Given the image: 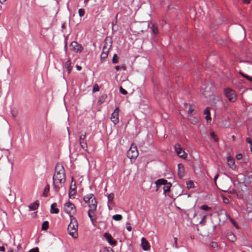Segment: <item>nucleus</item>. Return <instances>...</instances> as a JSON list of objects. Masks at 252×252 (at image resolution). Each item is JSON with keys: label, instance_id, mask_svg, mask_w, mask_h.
Here are the masks:
<instances>
[{"label": "nucleus", "instance_id": "nucleus-1", "mask_svg": "<svg viewBox=\"0 0 252 252\" xmlns=\"http://www.w3.org/2000/svg\"><path fill=\"white\" fill-rule=\"evenodd\" d=\"M70 222L68 225L67 230L69 234L73 238H76L78 236V222L77 219L72 215H70Z\"/></svg>", "mask_w": 252, "mask_h": 252}, {"label": "nucleus", "instance_id": "nucleus-2", "mask_svg": "<svg viewBox=\"0 0 252 252\" xmlns=\"http://www.w3.org/2000/svg\"><path fill=\"white\" fill-rule=\"evenodd\" d=\"M84 201L88 204V206L92 213H94L97 207V201L93 193L87 194L84 197Z\"/></svg>", "mask_w": 252, "mask_h": 252}, {"label": "nucleus", "instance_id": "nucleus-3", "mask_svg": "<svg viewBox=\"0 0 252 252\" xmlns=\"http://www.w3.org/2000/svg\"><path fill=\"white\" fill-rule=\"evenodd\" d=\"M214 85L211 82H208L204 85V87L202 88V94L205 97L211 99L213 96L214 94Z\"/></svg>", "mask_w": 252, "mask_h": 252}, {"label": "nucleus", "instance_id": "nucleus-4", "mask_svg": "<svg viewBox=\"0 0 252 252\" xmlns=\"http://www.w3.org/2000/svg\"><path fill=\"white\" fill-rule=\"evenodd\" d=\"M65 179V170L63 166L58 163L55 167V173L53 179Z\"/></svg>", "mask_w": 252, "mask_h": 252}, {"label": "nucleus", "instance_id": "nucleus-5", "mask_svg": "<svg viewBox=\"0 0 252 252\" xmlns=\"http://www.w3.org/2000/svg\"><path fill=\"white\" fill-rule=\"evenodd\" d=\"M224 94L225 96L230 102H234L236 101L237 95L235 91L233 89L229 88H225L224 90Z\"/></svg>", "mask_w": 252, "mask_h": 252}, {"label": "nucleus", "instance_id": "nucleus-6", "mask_svg": "<svg viewBox=\"0 0 252 252\" xmlns=\"http://www.w3.org/2000/svg\"><path fill=\"white\" fill-rule=\"evenodd\" d=\"M63 210L66 213L69 214V216H72L76 212L75 205L70 202H67L64 204Z\"/></svg>", "mask_w": 252, "mask_h": 252}, {"label": "nucleus", "instance_id": "nucleus-7", "mask_svg": "<svg viewBox=\"0 0 252 252\" xmlns=\"http://www.w3.org/2000/svg\"><path fill=\"white\" fill-rule=\"evenodd\" d=\"M138 156V152L136 146L132 145L127 152V156L130 159H135Z\"/></svg>", "mask_w": 252, "mask_h": 252}, {"label": "nucleus", "instance_id": "nucleus-8", "mask_svg": "<svg viewBox=\"0 0 252 252\" xmlns=\"http://www.w3.org/2000/svg\"><path fill=\"white\" fill-rule=\"evenodd\" d=\"M53 188L56 192H58L61 188H62L66 179H53Z\"/></svg>", "mask_w": 252, "mask_h": 252}, {"label": "nucleus", "instance_id": "nucleus-9", "mask_svg": "<svg viewBox=\"0 0 252 252\" xmlns=\"http://www.w3.org/2000/svg\"><path fill=\"white\" fill-rule=\"evenodd\" d=\"M86 133L84 132L80 134L79 138V144L82 149L85 151H87L88 145L86 140Z\"/></svg>", "mask_w": 252, "mask_h": 252}, {"label": "nucleus", "instance_id": "nucleus-10", "mask_svg": "<svg viewBox=\"0 0 252 252\" xmlns=\"http://www.w3.org/2000/svg\"><path fill=\"white\" fill-rule=\"evenodd\" d=\"M70 50L73 52L80 53L83 51V47L76 41H72L70 44Z\"/></svg>", "mask_w": 252, "mask_h": 252}, {"label": "nucleus", "instance_id": "nucleus-11", "mask_svg": "<svg viewBox=\"0 0 252 252\" xmlns=\"http://www.w3.org/2000/svg\"><path fill=\"white\" fill-rule=\"evenodd\" d=\"M175 150L179 157L183 159L187 158V153L183 150L181 145L179 144H176L174 146Z\"/></svg>", "mask_w": 252, "mask_h": 252}, {"label": "nucleus", "instance_id": "nucleus-12", "mask_svg": "<svg viewBox=\"0 0 252 252\" xmlns=\"http://www.w3.org/2000/svg\"><path fill=\"white\" fill-rule=\"evenodd\" d=\"M119 107H117L115 108L114 112L111 114V120L113 123L114 125L117 124L119 122Z\"/></svg>", "mask_w": 252, "mask_h": 252}, {"label": "nucleus", "instance_id": "nucleus-13", "mask_svg": "<svg viewBox=\"0 0 252 252\" xmlns=\"http://www.w3.org/2000/svg\"><path fill=\"white\" fill-rule=\"evenodd\" d=\"M104 237L110 245L112 246H116L117 242L116 241L113 240V237L110 234L108 233H105L104 234Z\"/></svg>", "mask_w": 252, "mask_h": 252}, {"label": "nucleus", "instance_id": "nucleus-14", "mask_svg": "<svg viewBox=\"0 0 252 252\" xmlns=\"http://www.w3.org/2000/svg\"><path fill=\"white\" fill-rule=\"evenodd\" d=\"M149 27L151 31V33L155 35H157L158 34V25L154 23H151L149 24Z\"/></svg>", "mask_w": 252, "mask_h": 252}, {"label": "nucleus", "instance_id": "nucleus-15", "mask_svg": "<svg viewBox=\"0 0 252 252\" xmlns=\"http://www.w3.org/2000/svg\"><path fill=\"white\" fill-rule=\"evenodd\" d=\"M178 176L180 179H182L184 176L185 173V168L184 166L182 163H179L178 164Z\"/></svg>", "mask_w": 252, "mask_h": 252}, {"label": "nucleus", "instance_id": "nucleus-16", "mask_svg": "<svg viewBox=\"0 0 252 252\" xmlns=\"http://www.w3.org/2000/svg\"><path fill=\"white\" fill-rule=\"evenodd\" d=\"M141 246L144 251H147L150 250L149 243L144 237L141 239Z\"/></svg>", "mask_w": 252, "mask_h": 252}, {"label": "nucleus", "instance_id": "nucleus-17", "mask_svg": "<svg viewBox=\"0 0 252 252\" xmlns=\"http://www.w3.org/2000/svg\"><path fill=\"white\" fill-rule=\"evenodd\" d=\"M218 216H219V220H220L221 219H223V221H224L227 219V215L226 212L224 210H220L218 212Z\"/></svg>", "mask_w": 252, "mask_h": 252}, {"label": "nucleus", "instance_id": "nucleus-18", "mask_svg": "<svg viewBox=\"0 0 252 252\" xmlns=\"http://www.w3.org/2000/svg\"><path fill=\"white\" fill-rule=\"evenodd\" d=\"M167 181L164 179H159L155 182V184L157 187L156 190L157 191L159 188V187L161 185H164Z\"/></svg>", "mask_w": 252, "mask_h": 252}, {"label": "nucleus", "instance_id": "nucleus-19", "mask_svg": "<svg viewBox=\"0 0 252 252\" xmlns=\"http://www.w3.org/2000/svg\"><path fill=\"white\" fill-rule=\"evenodd\" d=\"M227 160L228 162V165L229 166V167L231 168L232 169H235L236 168V165L235 164L234 159L231 157H229L227 158Z\"/></svg>", "mask_w": 252, "mask_h": 252}, {"label": "nucleus", "instance_id": "nucleus-20", "mask_svg": "<svg viewBox=\"0 0 252 252\" xmlns=\"http://www.w3.org/2000/svg\"><path fill=\"white\" fill-rule=\"evenodd\" d=\"M57 203H54L51 204V209H50V213L51 214H57L59 212V210L58 208H57Z\"/></svg>", "mask_w": 252, "mask_h": 252}, {"label": "nucleus", "instance_id": "nucleus-21", "mask_svg": "<svg viewBox=\"0 0 252 252\" xmlns=\"http://www.w3.org/2000/svg\"><path fill=\"white\" fill-rule=\"evenodd\" d=\"M73 186L74 188H72V185H71L69 189V196L71 198H72V196L75 195L76 193L75 183H74Z\"/></svg>", "mask_w": 252, "mask_h": 252}, {"label": "nucleus", "instance_id": "nucleus-22", "mask_svg": "<svg viewBox=\"0 0 252 252\" xmlns=\"http://www.w3.org/2000/svg\"><path fill=\"white\" fill-rule=\"evenodd\" d=\"M172 186V184L170 183L167 182V183L164 185L163 187V193L165 195L167 192H168L170 190V188Z\"/></svg>", "mask_w": 252, "mask_h": 252}, {"label": "nucleus", "instance_id": "nucleus-23", "mask_svg": "<svg viewBox=\"0 0 252 252\" xmlns=\"http://www.w3.org/2000/svg\"><path fill=\"white\" fill-rule=\"evenodd\" d=\"M107 97V95L106 94H104L101 95L97 101V104L98 105L102 104L105 101Z\"/></svg>", "mask_w": 252, "mask_h": 252}, {"label": "nucleus", "instance_id": "nucleus-24", "mask_svg": "<svg viewBox=\"0 0 252 252\" xmlns=\"http://www.w3.org/2000/svg\"><path fill=\"white\" fill-rule=\"evenodd\" d=\"M65 68L67 69V73L69 74L71 70L72 67L71 66V61L70 60H67L64 64Z\"/></svg>", "mask_w": 252, "mask_h": 252}, {"label": "nucleus", "instance_id": "nucleus-25", "mask_svg": "<svg viewBox=\"0 0 252 252\" xmlns=\"http://www.w3.org/2000/svg\"><path fill=\"white\" fill-rule=\"evenodd\" d=\"M227 239L231 242H235L236 240L235 235L232 232H230L227 234Z\"/></svg>", "mask_w": 252, "mask_h": 252}, {"label": "nucleus", "instance_id": "nucleus-26", "mask_svg": "<svg viewBox=\"0 0 252 252\" xmlns=\"http://www.w3.org/2000/svg\"><path fill=\"white\" fill-rule=\"evenodd\" d=\"M39 206V204L37 202H34L32 203H31L29 205V208L31 211H34L36 210Z\"/></svg>", "mask_w": 252, "mask_h": 252}, {"label": "nucleus", "instance_id": "nucleus-27", "mask_svg": "<svg viewBox=\"0 0 252 252\" xmlns=\"http://www.w3.org/2000/svg\"><path fill=\"white\" fill-rule=\"evenodd\" d=\"M50 190V186L49 185H47L45 186L44 189V191L43 192V196L44 197H46L48 196V192Z\"/></svg>", "mask_w": 252, "mask_h": 252}, {"label": "nucleus", "instance_id": "nucleus-28", "mask_svg": "<svg viewBox=\"0 0 252 252\" xmlns=\"http://www.w3.org/2000/svg\"><path fill=\"white\" fill-rule=\"evenodd\" d=\"M114 198V194L113 193H111L108 194L107 198H108V204H111L112 203Z\"/></svg>", "mask_w": 252, "mask_h": 252}, {"label": "nucleus", "instance_id": "nucleus-29", "mask_svg": "<svg viewBox=\"0 0 252 252\" xmlns=\"http://www.w3.org/2000/svg\"><path fill=\"white\" fill-rule=\"evenodd\" d=\"M112 218L115 220L120 221L122 220L123 217L121 215L116 214V215H113L112 217Z\"/></svg>", "mask_w": 252, "mask_h": 252}, {"label": "nucleus", "instance_id": "nucleus-30", "mask_svg": "<svg viewBox=\"0 0 252 252\" xmlns=\"http://www.w3.org/2000/svg\"><path fill=\"white\" fill-rule=\"evenodd\" d=\"M49 226V222L48 221H45L42 223V230H46Z\"/></svg>", "mask_w": 252, "mask_h": 252}, {"label": "nucleus", "instance_id": "nucleus-31", "mask_svg": "<svg viewBox=\"0 0 252 252\" xmlns=\"http://www.w3.org/2000/svg\"><path fill=\"white\" fill-rule=\"evenodd\" d=\"M92 214H93V213H92V211H91V209L89 208V210L88 212V216L90 218L93 224H94V219H93ZM94 214H95V213H94Z\"/></svg>", "mask_w": 252, "mask_h": 252}, {"label": "nucleus", "instance_id": "nucleus-32", "mask_svg": "<svg viewBox=\"0 0 252 252\" xmlns=\"http://www.w3.org/2000/svg\"><path fill=\"white\" fill-rule=\"evenodd\" d=\"M200 216H201L202 218H201V220L199 221V223L200 224L204 225L205 223V220H206V218L207 216V215L204 214L203 215H200Z\"/></svg>", "mask_w": 252, "mask_h": 252}, {"label": "nucleus", "instance_id": "nucleus-33", "mask_svg": "<svg viewBox=\"0 0 252 252\" xmlns=\"http://www.w3.org/2000/svg\"><path fill=\"white\" fill-rule=\"evenodd\" d=\"M186 185L187 188L189 189L194 188V183L192 181H187Z\"/></svg>", "mask_w": 252, "mask_h": 252}, {"label": "nucleus", "instance_id": "nucleus-34", "mask_svg": "<svg viewBox=\"0 0 252 252\" xmlns=\"http://www.w3.org/2000/svg\"><path fill=\"white\" fill-rule=\"evenodd\" d=\"M240 74H241L243 77L248 79L249 81L252 82V77L251 76H249L245 74H244L243 72L241 71H240L239 72Z\"/></svg>", "mask_w": 252, "mask_h": 252}, {"label": "nucleus", "instance_id": "nucleus-35", "mask_svg": "<svg viewBox=\"0 0 252 252\" xmlns=\"http://www.w3.org/2000/svg\"><path fill=\"white\" fill-rule=\"evenodd\" d=\"M210 136L215 142H217L218 141V139L217 137V135H216V134L215 133V132L213 131H212L211 132Z\"/></svg>", "mask_w": 252, "mask_h": 252}, {"label": "nucleus", "instance_id": "nucleus-36", "mask_svg": "<svg viewBox=\"0 0 252 252\" xmlns=\"http://www.w3.org/2000/svg\"><path fill=\"white\" fill-rule=\"evenodd\" d=\"M188 105H189V110H188V113L189 114H192L194 111V109H193V108H192V107L191 105H190V104L188 105V104H187V103H185V106H188Z\"/></svg>", "mask_w": 252, "mask_h": 252}, {"label": "nucleus", "instance_id": "nucleus-37", "mask_svg": "<svg viewBox=\"0 0 252 252\" xmlns=\"http://www.w3.org/2000/svg\"><path fill=\"white\" fill-rule=\"evenodd\" d=\"M200 209L206 211H209L211 209V208L207 205H203L201 206Z\"/></svg>", "mask_w": 252, "mask_h": 252}, {"label": "nucleus", "instance_id": "nucleus-38", "mask_svg": "<svg viewBox=\"0 0 252 252\" xmlns=\"http://www.w3.org/2000/svg\"><path fill=\"white\" fill-rule=\"evenodd\" d=\"M229 219H230V220L231 221V222L233 224V225H234V226L237 229H238L239 228L238 225L237 224L236 222H235V221L232 219L231 218V217H229Z\"/></svg>", "mask_w": 252, "mask_h": 252}, {"label": "nucleus", "instance_id": "nucleus-39", "mask_svg": "<svg viewBox=\"0 0 252 252\" xmlns=\"http://www.w3.org/2000/svg\"><path fill=\"white\" fill-rule=\"evenodd\" d=\"M108 51H106V52H102L101 54V60H104L105 59L107 56H108Z\"/></svg>", "mask_w": 252, "mask_h": 252}, {"label": "nucleus", "instance_id": "nucleus-40", "mask_svg": "<svg viewBox=\"0 0 252 252\" xmlns=\"http://www.w3.org/2000/svg\"><path fill=\"white\" fill-rule=\"evenodd\" d=\"M112 63H118V56L116 54H115L112 59Z\"/></svg>", "mask_w": 252, "mask_h": 252}, {"label": "nucleus", "instance_id": "nucleus-41", "mask_svg": "<svg viewBox=\"0 0 252 252\" xmlns=\"http://www.w3.org/2000/svg\"><path fill=\"white\" fill-rule=\"evenodd\" d=\"M78 14L80 17H83L85 14V10L83 8H80L78 10Z\"/></svg>", "mask_w": 252, "mask_h": 252}, {"label": "nucleus", "instance_id": "nucleus-42", "mask_svg": "<svg viewBox=\"0 0 252 252\" xmlns=\"http://www.w3.org/2000/svg\"><path fill=\"white\" fill-rule=\"evenodd\" d=\"M204 114L205 115H210V107H208L205 109Z\"/></svg>", "mask_w": 252, "mask_h": 252}, {"label": "nucleus", "instance_id": "nucleus-43", "mask_svg": "<svg viewBox=\"0 0 252 252\" xmlns=\"http://www.w3.org/2000/svg\"><path fill=\"white\" fill-rule=\"evenodd\" d=\"M99 90V86H98L97 84H95L94 87H93V93H95L96 92H98Z\"/></svg>", "mask_w": 252, "mask_h": 252}, {"label": "nucleus", "instance_id": "nucleus-44", "mask_svg": "<svg viewBox=\"0 0 252 252\" xmlns=\"http://www.w3.org/2000/svg\"><path fill=\"white\" fill-rule=\"evenodd\" d=\"M205 119H206V120L207 121V123L208 124H211V122L212 121L211 115H206Z\"/></svg>", "mask_w": 252, "mask_h": 252}, {"label": "nucleus", "instance_id": "nucleus-45", "mask_svg": "<svg viewBox=\"0 0 252 252\" xmlns=\"http://www.w3.org/2000/svg\"><path fill=\"white\" fill-rule=\"evenodd\" d=\"M120 92L124 95H126L127 94V91L122 87H120Z\"/></svg>", "mask_w": 252, "mask_h": 252}, {"label": "nucleus", "instance_id": "nucleus-46", "mask_svg": "<svg viewBox=\"0 0 252 252\" xmlns=\"http://www.w3.org/2000/svg\"><path fill=\"white\" fill-rule=\"evenodd\" d=\"M210 246L213 248H215L218 247V245L217 243L215 242H211L210 244Z\"/></svg>", "mask_w": 252, "mask_h": 252}, {"label": "nucleus", "instance_id": "nucleus-47", "mask_svg": "<svg viewBox=\"0 0 252 252\" xmlns=\"http://www.w3.org/2000/svg\"><path fill=\"white\" fill-rule=\"evenodd\" d=\"M246 141L250 144V148L252 152V140L250 138L248 137L246 138Z\"/></svg>", "mask_w": 252, "mask_h": 252}, {"label": "nucleus", "instance_id": "nucleus-48", "mask_svg": "<svg viewBox=\"0 0 252 252\" xmlns=\"http://www.w3.org/2000/svg\"><path fill=\"white\" fill-rule=\"evenodd\" d=\"M28 252H39V249L37 247H36L31 249Z\"/></svg>", "mask_w": 252, "mask_h": 252}, {"label": "nucleus", "instance_id": "nucleus-49", "mask_svg": "<svg viewBox=\"0 0 252 252\" xmlns=\"http://www.w3.org/2000/svg\"><path fill=\"white\" fill-rule=\"evenodd\" d=\"M104 252H114L113 250L110 248H105L104 249Z\"/></svg>", "mask_w": 252, "mask_h": 252}, {"label": "nucleus", "instance_id": "nucleus-50", "mask_svg": "<svg viewBox=\"0 0 252 252\" xmlns=\"http://www.w3.org/2000/svg\"><path fill=\"white\" fill-rule=\"evenodd\" d=\"M236 158L238 160H240L242 158L243 155L242 154H238L236 155Z\"/></svg>", "mask_w": 252, "mask_h": 252}, {"label": "nucleus", "instance_id": "nucleus-51", "mask_svg": "<svg viewBox=\"0 0 252 252\" xmlns=\"http://www.w3.org/2000/svg\"><path fill=\"white\" fill-rule=\"evenodd\" d=\"M5 251V248L3 246H0V252H3Z\"/></svg>", "mask_w": 252, "mask_h": 252}, {"label": "nucleus", "instance_id": "nucleus-52", "mask_svg": "<svg viewBox=\"0 0 252 252\" xmlns=\"http://www.w3.org/2000/svg\"><path fill=\"white\" fill-rule=\"evenodd\" d=\"M173 246L176 248V249H178V247L177 246V242H175L174 243V244H173Z\"/></svg>", "mask_w": 252, "mask_h": 252}, {"label": "nucleus", "instance_id": "nucleus-53", "mask_svg": "<svg viewBox=\"0 0 252 252\" xmlns=\"http://www.w3.org/2000/svg\"><path fill=\"white\" fill-rule=\"evenodd\" d=\"M244 3L248 4L250 2V0H243Z\"/></svg>", "mask_w": 252, "mask_h": 252}, {"label": "nucleus", "instance_id": "nucleus-54", "mask_svg": "<svg viewBox=\"0 0 252 252\" xmlns=\"http://www.w3.org/2000/svg\"><path fill=\"white\" fill-rule=\"evenodd\" d=\"M120 69H122L123 70H126V66L124 65L120 66Z\"/></svg>", "mask_w": 252, "mask_h": 252}, {"label": "nucleus", "instance_id": "nucleus-55", "mask_svg": "<svg viewBox=\"0 0 252 252\" xmlns=\"http://www.w3.org/2000/svg\"><path fill=\"white\" fill-rule=\"evenodd\" d=\"M218 177H219V174H217V175H215V176L214 178V180L215 182H216V180H217Z\"/></svg>", "mask_w": 252, "mask_h": 252}, {"label": "nucleus", "instance_id": "nucleus-56", "mask_svg": "<svg viewBox=\"0 0 252 252\" xmlns=\"http://www.w3.org/2000/svg\"><path fill=\"white\" fill-rule=\"evenodd\" d=\"M115 68L116 69V70L119 71L120 69V66L117 65L115 67Z\"/></svg>", "mask_w": 252, "mask_h": 252}, {"label": "nucleus", "instance_id": "nucleus-57", "mask_svg": "<svg viewBox=\"0 0 252 252\" xmlns=\"http://www.w3.org/2000/svg\"><path fill=\"white\" fill-rule=\"evenodd\" d=\"M76 68L77 70H81L82 69V67L79 65H76Z\"/></svg>", "mask_w": 252, "mask_h": 252}, {"label": "nucleus", "instance_id": "nucleus-58", "mask_svg": "<svg viewBox=\"0 0 252 252\" xmlns=\"http://www.w3.org/2000/svg\"><path fill=\"white\" fill-rule=\"evenodd\" d=\"M126 229L128 231H130L131 230V227L130 226L127 227Z\"/></svg>", "mask_w": 252, "mask_h": 252}, {"label": "nucleus", "instance_id": "nucleus-59", "mask_svg": "<svg viewBox=\"0 0 252 252\" xmlns=\"http://www.w3.org/2000/svg\"><path fill=\"white\" fill-rule=\"evenodd\" d=\"M6 0H0V3H3L4 2H5Z\"/></svg>", "mask_w": 252, "mask_h": 252}, {"label": "nucleus", "instance_id": "nucleus-60", "mask_svg": "<svg viewBox=\"0 0 252 252\" xmlns=\"http://www.w3.org/2000/svg\"><path fill=\"white\" fill-rule=\"evenodd\" d=\"M174 240L175 242H177V238L176 237H174Z\"/></svg>", "mask_w": 252, "mask_h": 252}, {"label": "nucleus", "instance_id": "nucleus-61", "mask_svg": "<svg viewBox=\"0 0 252 252\" xmlns=\"http://www.w3.org/2000/svg\"><path fill=\"white\" fill-rule=\"evenodd\" d=\"M110 204H108V208H109V210H110V209H111V207H110Z\"/></svg>", "mask_w": 252, "mask_h": 252}, {"label": "nucleus", "instance_id": "nucleus-62", "mask_svg": "<svg viewBox=\"0 0 252 252\" xmlns=\"http://www.w3.org/2000/svg\"><path fill=\"white\" fill-rule=\"evenodd\" d=\"M232 137L233 140H234L235 138V136L233 135Z\"/></svg>", "mask_w": 252, "mask_h": 252}, {"label": "nucleus", "instance_id": "nucleus-63", "mask_svg": "<svg viewBox=\"0 0 252 252\" xmlns=\"http://www.w3.org/2000/svg\"><path fill=\"white\" fill-rule=\"evenodd\" d=\"M8 252H13V251L12 250H10L8 251Z\"/></svg>", "mask_w": 252, "mask_h": 252}, {"label": "nucleus", "instance_id": "nucleus-64", "mask_svg": "<svg viewBox=\"0 0 252 252\" xmlns=\"http://www.w3.org/2000/svg\"><path fill=\"white\" fill-rule=\"evenodd\" d=\"M196 216V214L194 213V215H193V217H195Z\"/></svg>", "mask_w": 252, "mask_h": 252}]
</instances>
